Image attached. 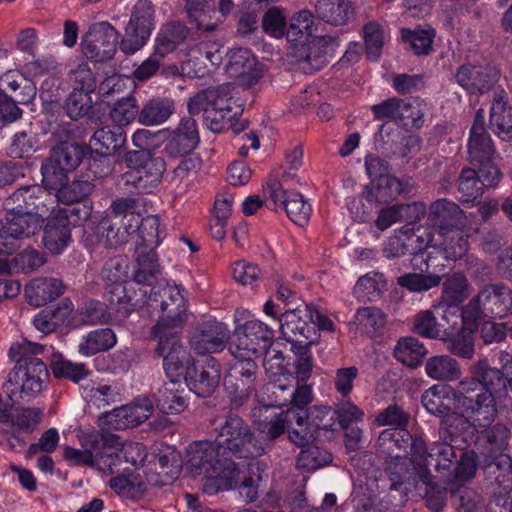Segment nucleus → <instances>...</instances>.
Listing matches in <instances>:
<instances>
[{
    "instance_id": "obj_1",
    "label": "nucleus",
    "mask_w": 512,
    "mask_h": 512,
    "mask_svg": "<svg viewBox=\"0 0 512 512\" xmlns=\"http://www.w3.org/2000/svg\"><path fill=\"white\" fill-rule=\"evenodd\" d=\"M468 372L454 388V405L474 426H487L499 413L496 395L502 391V377L485 357L473 362Z\"/></svg>"
},
{
    "instance_id": "obj_2",
    "label": "nucleus",
    "mask_w": 512,
    "mask_h": 512,
    "mask_svg": "<svg viewBox=\"0 0 512 512\" xmlns=\"http://www.w3.org/2000/svg\"><path fill=\"white\" fill-rule=\"evenodd\" d=\"M45 346L24 339L9 349V357L15 362L5 384L10 401L17 395L23 400L36 397L44 388L49 373L46 364L38 357Z\"/></svg>"
},
{
    "instance_id": "obj_3",
    "label": "nucleus",
    "mask_w": 512,
    "mask_h": 512,
    "mask_svg": "<svg viewBox=\"0 0 512 512\" xmlns=\"http://www.w3.org/2000/svg\"><path fill=\"white\" fill-rule=\"evenodd\" d=\"M216 447L222 452L224 460L232 466H239L236 460H254L263 451L261 442L251 425L240 415L228 412L219 422L213 421Z\"/></svg>"
},
{
    "instance_id": "obj_4",
    "label": "nucleus",
    "mask_w": 512,
    "mask_h": 512,
    "mask_svg": "<svg viewBox=\"0 0 512 512\" xmlns=\"http://www.w3.org/2000/svg\"><path fill=\"white\" fill-rule=\"evenodd\" d=\"M150 135L151 133L145 129H139L133 134V144L140 149L129 150L123 155V162L130 171L120 175L118 185H131L141 193L160 183L166 171V163L163 157L156 156L151 150L143 147Z\"/></svg>"
},
{
    "instance_id": "obj_5",
    "label": "nucleus",
    "mask_w": 512,
    "mask_h": 512,
    "mask_svg": "<svg viewBox=\"0 0 512 512\" xmlns=\"http://www.w3.org/2000/svg\"><path fill=\"white\" fill-rule=\"evenodd\" d=\"M147 308L157 320L151 335L178 334L188 319L186 299L177 285L154 286L148 296Z\"/></svg>"
},
{
    "instance_id": "obj_6",
    "label": "nucleus",
    "mask_w": 512,
    "mask_h": 512,
    "mask_svg": "<svg viewBox=\"0 0 512 512\" xmlns=\"http://www.w3.org/2000/svg\"><path fill=\"white\" fill-rule=\"evenodd\" d=\"M512 314V289L504 283L484 285L465 306L464 322L475 323L484 318L502 319Z\"/></svg>"
},
{
    "instance_id": "obj_7",
    "label": "nucleus",
    "mask_w": 512,
    "mask_h": 512,
    "mask_svg": "<svg viewBox=\"0 0 512 512\" xmlns=\"http://www.w3.org/2000/svg\"><path fill=\"white\" fill-rule=\"evenodd\" d=\"M229 350L235 357L229 371L224 376L223 385L231 396V402L235 407L241 406L255 391L258 366L256 362L244 353H237L234 346Z\"/></svg>"
},
{
    "instance_id": "obj_8",
    "label": "nucleus",
    "mask_w": 512,
    "mask_h": 512,
    "mask_svg": "<svg viewBox=\"0 0 512 512\" xmlns=\"http://www.w3.org/2000/svg\"><path fill=\"white\" fill-rule=\"evenodd\" d=\"M221 454L213 440L195 441L187 448L186 470L193 477L219 471L237 472L239 466H232V463L224 460Z\"/></svg>"
},
{
    "instance_id": "obj_9",
    "label": "nucleus",
    "mask_w": 512,
    "mask_h": 512,
    "mask_svg": "<svg viewBox=\"0 0 512 512\" xmlns=\"http://www.w3.org/2000/svg\"><path fill=\"white\" fill-rule=\"evenodd\" d=\"M294 176L295 174L284 172L281 180L270 179L264 187V192L273 201L275 208L283 207L295 224L304 226L309 221L311 205L304 200L302 194L284 189V185Z\"/></svg>"
},
{
    "instance_id": "obj_10",
    "label": "nucleus",
    "mask_w": 512,
    "mask_h": 512,
    "mask_svg": "<svg viewBox=\"0 0 512 512\" xmlns=\"http://www.w3.org/2000/svg\"><path fill=\"white\" fill-rule=\"evenodd\" d=\"M154 13L149 0H138L133 6L125 35L119 43L124 54H134L146 44L154 27Z\"/></svg>"
},
{
    "instance_id": "obj_11",
    "label": "nucleus",
    "mask_w": 512,
    "mask_h": 512,
    "mask_svg": "<svg viewBox=\"0 0 512 512\" xmlns=\"http://www.w3.org/2000/svg\"><path fill=\"white\" fill-rule=\"evenodd\" d=\"M389 481L388 498L391 505L402 506L408 493L419 487L418 470L414 469L406 457L391 458L385 469Z\"/></svg>"
},
{
    "instance_id": "obj_12",
    "label": "nucleus",
    "mask_w": 512,
    "mask_h": 512,
    "mask_svg": "<svg viewBox=\"0 0 512 512\" xmlns=\"http://www.w3.org/2000/svg\"><path fill=\"white\" fill-rule=\"evenodd\" d=\"M309 305H300L296 308L287 309L279 318L280 330L291 347L297 345H311L315 342L317 331L310 320H312Z\"/></svg>"
},
{
    "instance_id": "obj_13",
    "label": "nucleus",
    "mask_w": 512,
    "mask_h": 512,
    "mask_svg": "<svg viewBox=\"0 0 512 512\" xmlns=\"http://www.w3.org/2000/svg\"><path fill=\"white\" fill-rule=\"evenodd\" d=\"M119 37V32L110 23H96L82 38V52L88 59L95 62L111 60L116 53Z\"/></svg>"
},
{
    "instance_id": "obj_14",
    "label": "nucleus",
    "mask_w": 512,
    "mask_h": 512,
    "mask_svg": "<svg viewBox=\"0 0 512 512\" xmlns=\"http://www.w3.org/2000/svg\"><path fill=\"white\" fill-rule=\"evenodd\" d=\"M157 341L155 353L163 359V369L169 380L180 381L184 369L193 360L181 342L180 333L151 335Z\"/></svg>"
},
{
    "instance_id": "obj_15",
    "label": "nucleus",
    "mask_w": 512,
    "mask_h": 512,
    "mask_svg": "<svg viewBox=\"0 0 512 512\" xmlns=\"http://www.w3.org/2000/svg\"><path fill=\"white\" fill-rule=\"evenodd\" d=\"M0 234V254H12L18 244L14 241H8V238L20 240L30 238L39 232L43 226L44 219L35 216L34 213H7L5 216Z\"/></svg>"
},
{
    "instance_id": "obj_16",
    "label": "nucleus",
    "mask_w": 512,
    "mask_h": 512,
    "mask_svg": "<svg viewBox=\"0 0 512 512\" xmlns=\"http://www.w3.org/2000/svg\"><path fill=\"white\" fill-rule=\"evenodd\" d=\"M220 378L221 366L214 357L192 360L185 368V383L199 397L211 396L217 389Z\"/></svg>"
},
{
    "instance_id": "obj_17",
    "label": "nucleus",
    "mask_w": 512,
    "mask_h": 512,
    "mask_svg": "<svg viewBox=\"0 0 512 512\" xmlns=\"http://www.w3.org/2000/svg\"><path fill=\"white\" fill-rule=\"evenodd\" d=\"M420 243L414 246V243L403 245V250L414 252L416 249L422 250L429 245L438 247L447 260L456 261L461 258L468 250V237L464 234L462 228H455L440 233H427L424 239L423 235H414Z\"/></svg>"
},
{
    "instance_id": "obj_18",
    "label": "nucleus",
    "mask_w": 512,
    "mask_h": 512,
    "mask_svg": "<svg viewBox=\"0 0 512 512\" xmlns=\"http://www.w3.org/2000/svg\"><path fill=\"white\" fill-rule=\"evenodd\" d=\"M230 339L227 326L218 321H205L191 329L189 345L195 353L204 355L222 351Z\"/></svg>"
},
{
    "instance_id": "obj_19",
    "label": "nucleus",
    "mask_w": 512,
    "mask_h": 512,
    "mask_svg": "<svg viewBox=\"0 0 512 512\" xmlns=\"http://www.w3.org/2000/svg\"><path fill=\"white\" fill-rule=\"evenodd\" d=\"M500 71L491 65H461L456 73L457 83L471 95H482L493 88Z\"/></svg>"
},
{
    "instance_id": "obj_20",
    "label": "nucleus",
    "mask_w": 512,
    "mask_h": 512,
    "mask_svg": "<svg viewBox=\"0 0 512 512\" xmlns=\"http://www.w3.org/2000/svg\"><path fill=\"white\" fill-rule=\"evenodd\" d=\"M237 343L232 344L237 353L262 354L273 344V331L259 320H249L236 331Z\"/></svg>"
},
{
    "instance_id": "obj_21",
    "label": "nucleus",
    "mask_w": 512,
    "mask_h": 512,
    "mask_svg": "<svg viewBox=\"0 0 512 512\" xmlns=\"http://www.w3.org/2000/svg\"><path fill=\"white\" fill-rule=\"evenodd\" d=\"M199 140L196 121L191 117L183 118L177 128L164 139L163 153L172 159L188 156L197 147Z\"/></svg>"
},
{
    "instance_id": "obj_22",
    "label": "nucleus",
    "mask_w": 512,
    "mask_h": 512,
    "mask_svg": "<svg viewBox=\"0 0 512 512\" xmlns=\"http://www.w3.org/2000/svg\"><path fill=\"white\" fill-rule=\"evenodd\" d=\"M484 479L492 489L512 491V458L508 454L488 455L480 461Z\"/></svg>"
},
{
    "instance_id": "obj_23",
    "label": "nucleus",
    "mask_w": 512,
    "mask_h": 512,
    "mask_svg": "<svg viewBox=\"0 0 512 512\" xmlns=\"http://www.w3.org/2000/svg\"><path fill=\"white\" fill-rule=\"evenodd\" d=\"M428 220L432 225L433 233H440L462 228L465 225L466 217L455 202L441 198L431 203Z\"/></svg>"
},
{
    "instance_id": "obj_24",
    "label": "nucleus",
    "mask_w": 512,
    "mask_h": 512,
    "mask_svg": "<svg viewBox=\"0 0 512 512\" xmlns=\"http://www.w3.org/2000/svg\"><path fill=\"white\" fill-rule=\"evenodd\" d=\"M495 147L485 129L484 117L480 111L475 115L468 141V160L472 165H483L493 160Z\"/></svg>"
},
{
    "instance_id": "obj_25",
    "label": "nucleus",
    "mask_w": 512,
    "mask_h": 512,
    "mask_svg": "<svg viewBox=\"0 0 512 512\" xmlns=\"http://www.w3.org/2000/svg\"><path fill=\"white\" fill-rule=\"evenodd\" d=\"M136 291L132 284H107L104 291V300L112 318H127L137 307L134 301Z\"/></svg>"
},
{
    "instance_id": "obj_26",
    "label": "nucleus",
    "mask_w": 512,
    "mask_h": 512,
    "mask_svg": "<svg viewBox=\"0 0 512 512\" xmlns=\"http://www.w3.org/2000/svg\"><path fill=\"white\" fill-rule=\"evenodd\" d=\"M112 437L113 434L108 432L87 433L81 440L82 449L67 446L64 449V457L74 465L94 467L96 450L112 443Z\"/></svg>"
},
{
    "instance_id": "obj_27",
    "label": "nucleus",
    "mask_w": 512,
    "mask_h": 512,
    "mask_svg": "<svg viewBox=\"0 0 512 512\" xmlns=\"http://www.w3.org/2000/svg\"><path fill=\"white\" fill-rule=\"evenodd\" d=\"M483 428L477 432L476 445L480 449L482 458L488 455L498 456L505 454L504 451L508 448L511 438L510 429L501 423L494 425L488 424L487 426H479Z\"/></svg>"
},
{
    "instance_id": "obj_28",
    "label": "nucleus",
    "mask_w": 512,
    "mask_h": 512,
    "mask_svg": "<svg viewBox=\"0 0 512 512\" xmlns=\"http://www.w3.org/2000/svg\"><path fill=\"white\" fill-rule=\"evenodd\" d=\"M327 42L324 36H317L295 44L297 62L305 73L319 71L327 64Z\"/></svg>"
},
{
    "instance_id": "obj_29",
    "label": "nucleus",
    "mask_w": 512,
    "mask_h": 512,
    "mask_svg": "<svg viewBox=\"0 0 512 512\" xmlns=\"http://www.w3.org/2000/svg\"><path fill=\"white\" fill-rule=\"evenodd\" d=\"M71 221L64 214L54 212L44 226L43 244L53 255L61 254L71 241Z\"/></svg>"
},
{
    "instance_id": "obj_30",
    "label": "nucleus",
    "mask_w": 512,
    "mask_h": 512,
    "mask_svg": "<svg viewBox=\"0 0 512 512\" xmlns=\"http://www.w3.org/2000/svg\"><path fill=\"white\" fill-rule=\"evenodd\" d=\"M153 405L148 399L134 404L114 408L110 413V423L116 430H124L146 421L152 414Z\"/></svg>"
},
{
    "instance_id": "obj_31",
    "label": "nucleus",
    "mask_w": 512,
    "mask_h": 512,
    "mask_svg": "<svg viewBox=\"0 0 512 512\" xmlns=\"http://www.w3.org/2000/svg\"><path fill=\"white\" fill-rule=\"evenodd\" d=\"M65 287L61 280L56 278L39 277L31 280L25 286V296L28 302L40 307L52 302L64 293Z\"/></svg>"
},
{
    "instance_id": "obj_32",
    "label": "nucleus",
    "mask_w": 512,
    "mask_h": 512,
    "mask_svg": "<svg viewBox=\"0 0 512 512\" xmlns=\"http://www.w3.org/2000/svg\"><path fill=\"white\" fill-rule=\"evenodd\" d=\"M189 34L187 26L179 21L165 23L160 28L154 46V55L164 58L182 44Z\"/></svg>"
},
{
    "instance_id": "obj_33",
    "label": "nucleus",
    "mask_w": 512,
    "mask_h": 512,
    "mask_svg": "<svg viewBox=\"0 0 512 512\" xmlns=\"http://www.w3.org/2000/svg\"><path fill=\"white\" fill-rule=\"evenodd\" d=\"M441 306L440 304L434 305L433 309L420 311L414 316L413 329L422 337L429 339H443L448 335L447 328L443 321H447L445 313L441 314V320H438L436 312L438 313Z\"/></svg>"
},
{
    "instance_id": "obj_34",
    "label": "nucleus",
    "mask_w": 512,
    "mask_h": 512,
    "mask_svg": "<svg viewBox=\"0 0 512 512\" xmlns=\"http://www.w3.org/2000/svg\"><path fill=\"white\" fill-rule=\"evenodd\" d=\"M286 421H288V439L296 446H308L315 439L319 438L308 422L304 410L288 409L286 411Z\"/></svg>"
},
{
    "instance_id": "obj_35",
    "label": "nucleus",
    "mask_w": 512,
    "mask_h": 512,
    "mask_svg": "<svg viewBox=\"0 0 512 512\" xmlns=\"http://www.w3.org/2000/svg\"><path fill=\"white\" fill-rule=\"evenodd\" d=\"M472 286L461 272L449 275L442 283L440 306L457 307L469 298Z\"/></svg>"
},
{
    "instance_id": "obj_36",
    "label": "nucleus",
    "mask_w": 512,
    "mask_h": 512,
    "mask_svg": "<svg viewBox=\"0 0 512 512\" xmlns=\"http://www.w3.org/2000/svg\"><path fill=\"white\" fill-rule=\"evenodd\" d=\"M318 19L331 25H345L353 17L350 0H318L315 4Z\"/></svg>"
},
{
    "instance_id": "obj_37",
    "label": "nucleus",
    "mask_w": 512,
    "mask_h": 512,
    "mask_svg": "<svg viewBox=\"0 0 512 512\" xmlns=\"http://www.w3.org/2000/svg\"><path fill=\"white\" fill-rule=\"evenodd\" d=\"M319 23L315 22V15L308 9L295 13L287 28V39L295 44L308 41L319 36Z\"/></svg>"
},
{
    "instance_id": "obj_38",
    "label": "nucleus",
    "mask_w": 512,
    "mask_h": 512,
    "mask_svg": "<svg viewBox=\"0 0 512 512\" xmlns=\"http://www.w3.org/2000/svg\"><path fill=\"white\" fill-rule=\"evenodd\" d=\"M453 392L454 388L448 385H433L423 393L421 403L429 414L445 415L454 403Z\"/></svg>"
},
{
    "instance_id": "obj_39",
    "label": "nucleus",
    "mask_w": 512,
    "mask_h": 512,
    "mask_svg": "<svg viewBox=\"0 0 512 512\" xmlns=\"http://www.w3.org/2000/svg\"><path fill=\"white\" fill-rule=\"evenodd\" d=\"M436 36L434 29L401 28L400 38L405 50L413 52L416 56H426L433 51V42Z\"/></svg>"
},
{
    "instance_id": "obj_40",
    "label": "nucleus",
    "mask_w": 512,
    "mask_h": 512,
    "mask_svg": "<svg viewBox=\"0 0 512 512\" xmlns=\"http://www.w3.org/2000/svg\"><path fill=\"white\" fill-rule=\"evenodd\" d=\"M156 463L159 466V481L153 485L163 486L174 482L182 470L181 454L174 448L167 446L158 450L156 454Z\"/></svg>"
},
{
    "instance_id": "obj_41",
    "label": "nucleus",
    "mask_w": 512,
    "mask_h": 512,
    "mask_svg": "<svg viewBox=\"0 0 512 512\" xmlns=\"http://www.w3.org/2000/svg\"><path fill=\"white\" fill-rule=\"evenodd\" d=\"M178 383L179 381L170 380L154 394L156 405L163 414L181 413L188 405L184 390L176 387Z\"/></svg>"
},
{
    "instance_id": "obj_42",
    "label": "nucleus",
    "mask_w": 512,
    "mask_h": 512,
    "mask_svg": "<svg viewBox=\"0 0 512 512\" xmlns=\"http://www.w3.org/2000/svg\"><path fill=\"white\" fill-rule=\"evenodd\" d=\"M88 155H91V146L76 142H62L52 148V157L69 172L74 171Z\"/></svg>"
},
{
    "instance_id": "obj_43",
    "label": "nucleus",
    "mask_w": 512,
    "mask_h": 512,
    "mask_svg": "<svg viewBox=\"0 0 512 512\" xmlns=\"http://www.w3.org/2000/svg\"><path fill=\"white\" fill-rule=\"evenodd\" d=\"M425 372L428 377L440 381H455L462 374L459 363L449 355H436L425 362Z\"/></svg>"
},
{
    "instance_id": "obj_44",
    "label": "nucleus",
    "mask_w": 512,
    "mask_h": 512,
    "mask_svg": "<svg viewBox=\"0 0 512 512\" xmlns=\"http://www.w3.org/2000/svg\"><path fill=\"white\" fill-rule=\"evenodd\" d=\"M175 110L174 101L169 98H152L145 103L139 113V122L146 126L166 122Z\"/></svg>"
},
{
    "instance_id": "obj_45",
    "label": "nucleus",
    "mask_w": 512,
    "mask_h": 512,
    "mask_svg": "<svg viewBox=\"0 0 512 512\" xmlns=\"http://www.w3.org/2000/svg\"><path fill=\"white\" fill-rule=\"evenodd\" d=\"M412 435L406 428L383 430L377 440L379 448L390 458L405 457Z\"/></svg>"
},
{
    "instance_id": "obj_46",
    "label": "nucleus",
    "mask_w": 512,
    "mask_h": 512,
    "mask_svg": "<svg viewBox=\"0 0 512 512\" xmlns=\"http://www.w3.org/2000/svg\"><path fill=\"white\" fill-rule=\"evenodd\" d=\"M0 84L7 87L18 104H30L36 96V85L24 75L9 71L0 78Z\"/></svg>"
},
{
    "instance_id": "obj_47",
    "label": "nucleus",
    "mask_w": 512,
    "mask_h": 512,
    "mask_svg": "<svg viewBox=\"0 0 512 512\" xmlns=\"http://www.w3.org/2000/svg\"><path fill=\"white\" fill-rule=\"evenodd\" d=\"M457 459L454 447L447 442H434L429 447V460L427 468L434 466L435 470L440 473L447 481H451L452 466Z\"/></svg>"
},
{
    "instance_id": "obj_48",
    "label": "nucleus",
    "mask_w": 512,
    "mask_h": 512,
    "mask_svg": "<svg viewBox=\"0 0 512 512\" xmlns=\"http://www.w3.org/2000/svg\"><path fill=\"white\" fill-rule=\"evenodd\" d=\"M126 142V134L123 127L118 125L105 126L96 130L91 139L90 144L96 147V151L101 149V153L111 155L124 146Z\"/></svg>"
},
{
    "instance_id": "obj_49",
    "label": "nucleus",
    "mask_w": 512,
    "mask_h": 512,
    "mask_svg": "<svg viewBox=\"0 0 512 512\" xmlns=\"http://www.w3.org/2000/svg\"><path fill=\"white\" fill-rule=\"evenodd\" d=\"M95 234L99 238V243H86L90 248H94L99 245L104 246L105 248H111L128 242V238L119 221L109 215L99 222L96 227Z\"/></svg>"
},
{
    "instance_id": "obj_50",
    "label": "nucleus",
    "mask_w": 512,
    "mask_h": 512,
    "mask_svg": "<svg viewBox=\"0 0 512 512\" xmlns=\"http://www.w3.org/2000/svg\"><path fill=\"white\" fill-rule=\"evenodd\" d=\"M427 353L423 343L412 336L400 338L394 348V357L410 368H417Z\"/></svg>"
},
{
    "instance_id": "obj_51",
    "label": "nucleus",
    "mask_w": 512,
    "mask_h": 512,
    "mask_svg": "<svg viewBox=\"0 0 512 512\" xmlns=\"http://www.w3.org/2000/svg\"><path fill=\"white\" fill-rule=\"evenodd\" d=\"M304 413L318 437H321L322 433L326 439L333 437L337 430L333 409L316 405L304 410Z\"/></svg>"
},
{
    "instance_id": "obj_52",
    "label": "nucleus",
    "mask_w": 512,
    "mask_h": 512,
    "mask_svg": "<svg viewBox=\"0 0 512 512\" xmlns=\"http://www.w3.org/2000/svg\"><path fill=\"white\" fill-rule=\"evenodd\" d=\"M402 191L400 181L389 174H379L371 182V187L368 191V200L376 201L378 203H389L394 200Z\"/></svg>"
},
{
    "instance_id": "obj_53",
    "label": "nucleus",
    "mask_w": 512,
    "mask_h": 512,
    "mask_svg": "<svg viewBox=\"0 0 512 512\" xmlns=\"http://www.w3.org/2000/svg\"><path fill=\"white\" fill-rule=\"evenodd\" d=\"M115 344L114 331L110 328H101L88 333L79 344L78 350L84 356H93L111 349Z\"/></svg>"
},
{
    "instance_id": "obj_54",
    "label": "nucleus",
    "mask_w": 512,
    "mask_h": 512,
    "mask_svg": "<svg viewBox=\"0 0 512 512\" xmlns=\"http://www.w3.org/2000/svg\"><path fill=\"white\" fill-rule=\"evenodd\" d=\"M425 108L419 98H400L398 123L406 130L419 129L424 124Z\"/></svg>"
},
{
    "instance_id": "obj_55",
    "label": "nucleus",
    "mask_w": 512,
    "mask_h": 512,
    "mask_svg": "<svg viewBox=\"0 0 512 512\" xmlns=\"http://www.w3.org/2000/svg\"><path fill=\"white\" fill-rule=\"evenodd\" d=\"M490 124L504 141L512 140V107L500 97L494 99L490 112Z\"/></svg>"
},
{
    "instance_id": "obj_56",
    "label": "nucleus",
    "mask_w": 512,
    "mask_h": 512,
    "mask_svg": "<svg viewBox=\"0 0 512 512\" xmlns=\"http://www.w3.org/2000/svg\"><path fill=\"white\" fill-rule=\"evenodd\" d=\"M227 58L226 71L236 78L250 74L256 65V58L247 48H233Z\"/></svg>"
},
{
    "instance_id": "obj_57",
    "label": "nucleus",
    "mask_w": 512,
    "mask_h": 512,
    "mask_svg": "<svg viewBox=\"0 0 512 512\" xmlns=\"http://www.w3.org/2000/svg\"><path fill=\"white\" fill-rule=\"evenodd\" d=\"M185 9L191 22L195 23L198 30L212 32L216 24L211 21L214 7L207 0H187Z\"/></svg>"
},
{
    "instance_id": "obj_58",
    "label": "nucleus",
    "mask_w": 512,
    "mask_h": 512,
    "mask_svg": "<svg viewBox=\"0 0 512 512\" xmlns=\"http://www.w3.org/2000/svg\"><path fill=\"white\" fill-rule=\"evenodd\" d=\"M458 191L463 203H475L484 193V186L473 168H464L458 179Z\"/></svg>"
},
{
    "instance_id": "obj_59",
    "label": "nucleus",
    "mask_w": 512,
    "mask_h": 512,
    "mask_svg": "<svg viewBox=\"0 0 512 512\" xmlns=\"http://www.w3.org/2000/svg\"><path fill=\"white\" fill-rule=\"evenodd\" d=\"M354 323L366 334L375 336L384 328L386 315L377 307H362L356 311Z\"/></svg>"
},
{
    "instance_id": "obj_60",
    "label": "nucleus",
    "mask_w": 512,
    "mask_h": 512,
    "mask_svg": "<svg viewBox=\"0 0 512 512\" xmlns=\"http://www.w3.org/2000/svg\"><path fill=\"white\" fill-rule=\"evenodd\" d=\"M89 92L72 90L69 94L65 109L67 115L72 120H77L86 117L90 121H94L93 115V102Z\"/></svg>"
},
{
    "instance_id": "obj_61",
    "label": "nucleus",
    "mask_w": 512,
    "mask_h": 512,
    "mask_svg": "<svg viewBox=\"0 0 512 512\" xmlns=\"http://www.w3.org/2000/svg\"><path fill=\"white\" fill-rule=\"evenodd\" d=\"M50 368L55 378L69 379L76 383L89 374V370L85 364L73 363L64 359L60 354H54L52 356Z\"/></svg>"
},
{
    "instance_id": "obj_62",
    "label": "nucleus",
    "mask_w": 512,
    "mask_h": 512,
    "mask_svg": "<svg viewBox=\"0 0 512 512\" xmlns=\"http://www.w3.org/2000/svg\"><path fill=\"white\" fill-rule=\"evenodd\" d=\"M68 172L55 158L45 159L41 164L42 186L57 193L68 181Z\"/></svg>"
},
{
    "instance_id": "obj_63",
    "label": "nucleus",
    "mask_w": 512,
    "mask_h": 512,
    "mask_svg": "<svg viewBox=\"0 0 512 512\" xmlns=\"http://www.w3.org/2000/svg\"><path fill=\"white\" fill-rule=\"evenodd\" d=\"M288 421H286V413L280 414L267 424L263 425L256 434V439L261 442L263 451L259 452V457L267 454L274 445L275 440L287 431Z\"/></svg>"
},
{
    "instance_id": "obj_64",
    "label": "nucleus",
    "mask_w": 512,
    "mask_h": 512,
    "mask_svg": "<svg viewBox=\"0 0 512 512\" xmlns=\"http://www.w3.org/2000/svg\"><path fill=\"white\" fill-rule=\"evenodd\" d=\"M39 147L36 134L23 130L15 133L7 153L12 158H26L35 153Z\"/></svg>"
}]
</instances>
